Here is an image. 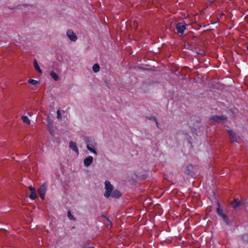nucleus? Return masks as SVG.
<instances>
[{"mask_svg": "<svg viewBox=\"0 0 248 248\" xmlns=\"http://www.w3.org/2000/svg\"><path fill=\"white\" fill-rule=\"evenodd\" d=\"M240 204L239 201H234L232 203V206L233 208H236Z\"/></svg>", "mask_w": 248, "mask_h": 248, "instance_id": "18", "label": "nucleus"}, {"mask_svg": "<svg viewBox=\"0 0 248 248\" xmlns=\"http://www.w3.org/2000/svg\"><path fill=\"white\" fill-rule=\"evenodd\" d=\"M28 83L31 84V85L36 86V85H37L39 83V81H38L36 80H34V79H30L28 80Z\"/></svg>", "mask_w": 248, "mask_h": 248, "instance_id": "16", "label": "nucleus"}, {"mask_svg": "<svg viewBox=\"0 0 248 248\" xmlns=\"http://www.w3.org/2000/svg\"><path fill=\"white\" fill-rule=\"evenodd\" d=\"M57 117L58 119H61L62 118L61 113L59 110H57Z\"/></svg>", "mask_w": 248, "mask_h": 248, "instance_id": "21", "label": "nucleus"}, {"mask_svg": "<svg viewBox=\"0 0 248 248\" xmlns=\"http://www.w3.org/2000/svg\"><path fill=\"white\" fill-rule=\"evenodd\" d=\"M93 70L94 72L97 73L100 70V66L98 64H95L93 66Z\"/></svg>", "mask_w": 248, "mask_h": 248, "instance_id": "15", "label": "nucleus"}, {"mask_svg": "<svg viewBox=\"0 0 248 248\" xmlns=\"http://www.w3.org/2000/svg\"><path fill=\"white\" fill-rule=\"evenodd\" d=\"M50 75L55 81H58L59 80V77L54 71H51Z\"/></svg>", "mask_w": 248, "mask_h": 248, "instance_id": "13", "label": "nucleus"}, {"mask_svg": "<svg viewBox=\"0 0 248 248\" xmlns=\"http://www.w3.org/2000/svg\"><path fill=\"white\" fill-rule=\"evenodd\" d=\"M121 196V193L117 190H112L110 193V196L115 198H118Z\"/></svg>", "mask_w": 248, "mask_h": 248, "instance_id": "11", "label": "nucleus"}, {"mask_svg": "<svg viewBox=\"0 0 248 248\" xmlns=\"http://www.w3.org/2000/svg\"><path fill=\"white\" fill-rule=\"evenodd\" d=\"M188 24H182L181 23H178L176 24V28L177 31L181 34L183 33L185 30L186 29Z\"/></svg>", "mask_w": 248, "mask_h": 248, "instance_id": "7", "label": "nucleus"}, {"mask_svg": "<svg viewBox=\"0 0 248 248\" xmlns=\"http://www.w3.org/2000/svg\"><path fill=\"white\" fill-rule=\"evenodd\" d=\"M247 48H248V46H247Z\"/></svg>", "mask_w": 248, "mask_h": 248, "instance_id": "24", "label": "nucleus"}, {"mask_svg": "<svg viewBox=\"0 0 248 248\" xmlns=\"http://www.w3.org/2000/svg\"><path fill=\"white\" fill-rule=\"evenodd\" d=\"M34 66L35 69L37 71V72L39 73H40L41 74H42V71L40 69L39 64L36 60H35L34 62Z\"/></svg>", "mask_w": 248, "mask_h": 248, "instance_id": "12", "label": "nucleus"}, {"mask_svg": "<svg viewBox=\"0 0 248 248\" xmlns=\"http://www.w3.org/2000/svg\"><path fill=\"white\" fill-rule=\"evenodd\" d=\"M242 239L244 241H246L248 242V234H244L242 236Z\"/></svg>", "mask_w": 248, "mask_h": 248, "instance_id": "19", "label": "nucleus"}, {"mask_svg": "<svg viewBox=\"0 0 248 248\" xmlns=\"http://www.w3.org/2000/svg\"><path fill=\"white\" fill-rule=\"evenodd\" d=\"M231 142H234L236 141L237 136L235 133L231 130H228Z\"/></svg>", "mask_w": 248, "mask_h": 248, "instance_id": "10", "label": "nucleus"}, {"mask_svg": "<svg viewBox=\"0 0 248 248\" xmlns=\"http://www.w3.org/2000/svg\"><path fill=\"white\" fill-rule=\"evenodd\" d=\"M66 35L71 41L75 42L77 40L78 38L72 30L68 29L66 31Z\"/></svg>", "mask_w": 248, "mask_h": 248, "instance_id": "6", "label": "nucleus"}, {"mask_svg": "<svg viewBox=\"0 0 248 248\" xmlns=\"http://www.w3.org/2000/svg\"><path fill=\"white\" fill-rule=\"evenodd\" d=\"M83 140L86 144V147L87 149L91 153H93V154L96 155L97 153L94 149L96 145L95 140L90 139L89 137H85Z\"/></svg>", "mask_w": 248, "mask_h": 248, "instance_id": "1", "label": "nucleus"}, {"mask_svg": "<svg viewBox=\"0 0 248 248\" xmlns=\"http://www.w3.org/2000/svg\"><path fill=\"white\" fill-rule=\"evenodd\" d=\"M29 198L32 200L35 199L36 198V194L35 192H31V195H29Z\"/></svg>", "mask_w": 248, "mask_h": 248, "instance_id": "17", "label": "nucleus"}, {"mask_svg": "<svg viewBox=\"0 0 248 248\" xmlns=\"http://www.w3.org/2000/svg\"><path fill=\"white\" fill-rule=\"evenodd\" d=\"M105 184L106 191L104 193V196L106 198H108L110 196V193L113 190V186L108 181H106Z\"/></svg>", "mask_w": 248, "mask_h": 248, "instance_id": "4", "label": "nucleus"}, {"mask_svg": "<svg viewBox=\"0 0 248 248\" xmlns=\"http://www.w3.org/2000/svg\"><path fill=\"white\" fill-rule=\"evenodd\" d=\"M67 216H68V217H69V219H74L73 216L71 214V212L70 211H69L68 212Z\"/></svg>", "mask_w": 248, "mask_h": 248, "instance_id": "20", "label": "nucleus"}, {"mask_svg": "<svg viewBox=\"0 0 248 248\" xmlns=\"http://www.w3.org/2000/svg\"><path fill=\"white\" fill-rule=\"evenodd\" d=\"M23 122L28 124H29L31 123L30 119L28 118L27 116H23L21 117Z\"/></svg>", "mask_w": 248, "mask_h": 248, "instance_id": "14", "label": "nucleus"}, {"mask_svg": "<svg viewBox=\"0 0 248 248\" xmlns=\"http://www.w3.org/2000/svg\"><path fill=\"white\" fill-rule=\"evenodd\" d=\"M109 224H109V225H110V227H111V226H112V223H111V222H109Z\"/></svg>", "mask_w": 248, "mask_h": 248, "instance_id": "23", "label": "nucleus"}, {"mask_svg": "<svg viewBox=\"0 0 248 248\" xmlns=\"http://www.w3.org/2000/svg\"><path fill=\"white\" fill-rule=\"evenodd\" d=\"M29 189L30 190H31V192L36 191L35 188L31 186H30L29 187Z\"/></svg>", "mask_w": 248, "mask_h": 248, "instance_id": "22", "label": "nucleus"}, {"mask_svg": "<svg viewBox=\"0 0 248 248\" xmlns=\"http://www.w3.org/2000/svg\"><path fill=\"white\" fill-rule=\"evenodd\" d=\"M227 120V117L224 115H213L210 118V120L213 123H224Z\"/></svg>", "mask_w": 248, "mask_h": 248, "instance_id": "2", "label": "nucleus"}, {"mask_svg": "<svg viewBox=\"0 0 248 248\" xmlns=\"http://www.w3.org/2000/svg\"><path fill=\"white\" fill-rule=\"evenodd\" d=\"M47 185L44 183L41 185L38 189V193L42 200H45V196L47 190Z\"/></svg>", "mask_w": 248, "mask_h": 248, "instance_id": "3", "label": "nucleus"}, {"mask_svg": "<svg viewBox=\"0 0 248 248\" xmlns=\"http://www.w3.org/2000/svg\"><path fill=\"white\" fill-rule=\"evenodd\" d=\"M93 156L90 155L85 158L84 160V164L86 167H89L93 162Z\"/></svg>", "mask_w": 248, "mask_h": 248, "instance_id": "9", "label": "nucleus"}, {"mask_svg": "<svg viewBox=\"0 0 248 248\" xmlns=\"http://www.w3.org/2000/svg\"><path fill=\"white\" fill-rule=\"evenodd\" d=\"M69 148L71 150H72L73 151H74L77 155H78V154H79L78 149V148L76 143L75 142H74L73 141H70Z\"/></svg>", "mask_w": 248, "mask_h": 248, "instance_id": "8", "label": "nucleus"}, {"mask_svg": "<svg viewBox=\"0 0 248 248\" xmlns=\"http://www.w3.org/2000/svg\"><path fill=\"white\" fill-rule=\"evenodd\" d=\"M217 204L218 205V208L217 209V212L219 216L221 217L223 220V221L226 223H229V219L226 214L224 213V212L222 209L220 208V204L218 202H217Z\"/></svg>", "mask_w": 248, "mask_h": 248, "instance_id": "5", "label": "nucleus"}, {"mask_svg": "<svg viewBox=\"0 0 248 248\" xmlns=\"http://www.w3.org/2000/svg\"><path fill=\"white\" fill-rule=\"evenodd\" d=\"M94 248L92 247V248Z\"/></svg>", "mask_w": 248, "mask_h": 248, "instance_id": "25", "label": "nucleus"}]
</instances>
